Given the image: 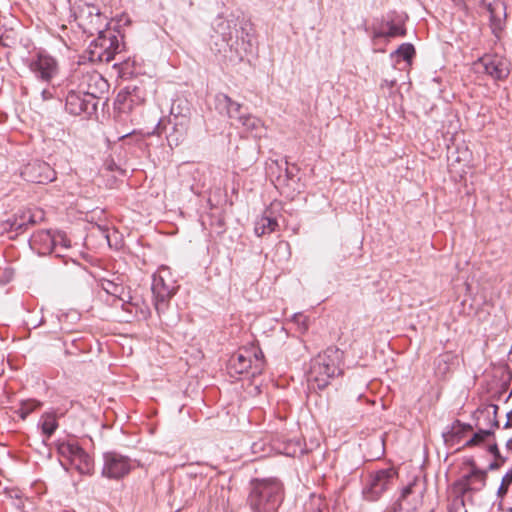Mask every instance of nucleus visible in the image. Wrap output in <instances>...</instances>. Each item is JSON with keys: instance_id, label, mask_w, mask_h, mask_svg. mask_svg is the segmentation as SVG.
Instances as JSON below:
<instances>
[{"instance_id": "f257e3e1", "label": "nucleus", "mask_w": 512, "mask_h": 512, "mask_svg": "<svg viewBox=\"0 0 512 512\" xmlns=\"http://www.w3.org/2000/svg\"><path fill=\"white\" fill-rule=\"evenodd\" d=\"M282 500L283 486L277 479L255 481L248 496V503L254 512H275Z\"/></svg>"}, {"instance_id": "f03ea898", "label": "nucleus", "mask_w": 512, "mask_h": 512, "mask_svg": "<svg viewBox=\"0 0 512 512\" xmlns=\"http://www.w3.org/2000/svg\"><path fill=\"white\" fill-rule=\"evenodd\" d=\"M342 354L340 349L328 347L314 359L309 377L317 383L318 388H325L331 378L341 373Z\"/></svg>"}, {"instance_id": "7ed1b4c3", "label": "nucleus", "mask_w": 512, "mask_h": 512, "mask_svg": "<svg viewBox=\"0 0 512 512\" xmlns=\"http://www.w3.org/2000/svg\"><path fill=\"white\" fill-rule=\"evenodd\" d=\"M214 31L218 34L222 41L234 51L239 59L250 53L252 50L251 38L245 29H241V40L239 41V32L236 29V23L234 20H228L223 17H218L214 24Z\"/></svg>"}, {"instance_id": "20e7f679", "label": "nucleus", "mask_w": 512, "mask_h": 512, "mask_svg": "<svg viewBox=\"0 0 512 512\" xmlns=\"http://www.w3.org/2000/svg\"><path fill=\"white\" fill-rule=\"evenodd\" d=\"M215 107L221 114H226L231 119H236L238 122L256 137H260L264 124L262 120L251 114H242V105L232 100L228 95L219 93L215 96Z\"/></svg>"}, {"instance_id": "39448f33", "label": "nucleus", "mask_w": 512, "mask_h": 512, "mask_svg": "<svg viewBox=\"0 0 512 512\" xmlns=\"http://www.w3.org/2000/svg\"><path fill=\"white\" fill-rule=\"evenodd\" d=\"M119 51L120 44L117 35L114 31L108 30L99 33L98 36L90 42L82 58L88 59L92 63H108Z\"/></svg>"}, {"instance_id": "423d86ee", "label": "nucleus", "mask_w": 512, "mask_h": 512, "mask_svg": "<svg viewBox=\"0 0 512 512\" xmlns=\"http://www.w3.org/2000/svg\"><path fill=\"white\" fill-rule=\"evenodd\" d=\"M69 86H73L94 101L101 98L109 88L108 82L100 73L86 68L76 69L70 76Z\"/></svg>"}, {"instance_id": "0eeeda50", "label": "nucleus", "mask_w": 512, "mask_h": 512, "mask_svg": "<svg viewBox=\"0 0 512 512\" xmlns=\"http://www.w3.org/2000/svg\"><path fill=\"white\" fill-rule=\"evenodd\" d=\"M169 275V268L162 266L153 276L152 292L155 300V309L159 316L166 312L170 299L177 290L174 281L166 282V277Z\"/></svg>"}, {"instance_id": "6e6552de", "label": "nucleus", "mask_w": 512, "mask_h": 512, "mask_svg": "<svg viewBox=\"0 0 512 512\" xmlns=\"http://www.w3.org/2000/svg\"><path fill=\"white\" fill-rule=\"evenodd\" d=\"M78 26L84 33L93 36L95 33H103L108 23L107 18L101 13L100 8L94 4L83 3L76 13Z\"/></svg>"}, {"instance_id": "1a4fd4ad", "label": "nucleus", "mask_w": 512, "mask_h": 512, "mask_svg": "<svg viewBox=\"0 0 512 512\" xmlns=\"http://www.w3.org/2000/svg\"><path fill=\"white\" fill-rule=\"evenodd\" d=\"M263 353L261 350L240 349L231 356L228 364L229 373L232 376L248 373L253 369L252 375L260 373L263 366Z\"/></svg>"}, {"instance_id": "9d476101", "label": "nucleus", "mask_w": 512, "mask_h": 512, "mask_svg": "<svg viewBox=\"0 0 512 512\" xmlns=\"http://www.w3.org/2000/svg\"><path fill=\"white\" fill-rule=\"evenodd\" d=\"M396 477L397 472L393 468L371 472L362 491L364 499L370 502L379 500L383 493L390 489Z\"/></svg>"}, {"instance_id": "9b49d317", "label": "nucleus", "mask_w": 512, "mask_h": 512, "mask_svg": "<svg viewBox=\"0 0 512 512\" xmlns=\"http://www.w3.org/2000/svg\"><path fill=\"white\" fill-rule=\"evenodd\" d=\"M61 456L67 458L70 464L82 475H91L94 462L91 456L77 442H62L58 446Z\"/></svg>"}, {"instance_id": "f8f14e48", "label": "nucleus", "mask_w": 512, "mask_h": 512, "mask_svg": "<svg viewBox=\"0 0 512 512\" xmlns=\"http://www.w3.org/2000/svg\"><path fill=\"white\" fill-rule=\"evenodd\" d=\"M102 475L110 479H120L126 476L133 467L132 460L117 452L103 454Z\"/></svg>"}, {"instance_id": "ddd939ff", "label": "nucleus", "mask_w": 512, "mask_h": 512, "mask_svg": "<svg viewBox=\"0 0 512 512\" xmlns=\"http://www.w3.org/2000/svg\"><path fill=\"white\" fill-rule=\"evenodd\" d=\"M44 219V213L40 209H26L20 210L2 223V232H16L22 233L28 227L37 224Z\"/></svg>"}, {"instance_id": "4468645a", "label": "nucleus", "mask_w": 512, "mask_h": 512, "mask_svg": "<svg viewBox=\"0 0 512 512\" xmlns=\"http://www.w3.org/2000/svg\"><path fill=\"white\" fill-rule=\"evenodd\" d=\"M470 471L464 473L452 486V493L464 494L480 491L486 484V471L478 469L473 461Z\"/></svg>"}, {"instance_id": "2eb2a0df", "label": "nucleus", "mask_w": 512, "mask_h": 512, "mask_svg": "<svg viewBox=\"0 0 512 512\" xmlns=\"http://www.w3.org/2000/svg\"><path fill=\"white\" fill-rule=\"evenodd\" d=\"M28 67L36 78L50 82L58 73L56 59L45 52H37L28 61Z\"/></svg>"}, {"instance_id": "dca6fc26", "label": "nucleus", "mask_w": 512, "mask_h": 512, "mask_svg": "<svg viewBox=\"0 0 512 512\" xmlns=\"http://www.w3.org/2000/svg\"><path fill=\"white\" fill-rule=\"evenodd\" d=\"M21 177L31 183L47 184L56 179V172L46 162L33 160L23 166L20 173Z\"/></svg>"}, {"instance_id": "f3484780", "label": "nucleus", "mask_w": 512, "mask_h": 512, "mask_svg": "<svg viewBox=\"0 0 512 512\" xmlns=\"http://www.w3.org/2000/svg\"><path fill=\"white\" fill-rule=\"evenodd\" d=\"M65 109L71 115H81L82 113L91 115L97 109V101L92 97L84 95L73 86L67 92L65 100Z\"/></svg>"}, {"instance_id": "a211bd4d", "label": "nucleus", "mask_w": 512, "mask_h": 512, "mask_svg": "<svg viewBox=\"0 0 512 512\" xmlns=\"http://www.w3.org/2000/svg\"><path fill=\"white\" fill-rule=\"evenodd\" d=\"M298 171L296 165L289 166L286 162L285 175L277 178V187L281 188L287 197L293 198L300 192Z\"/></svg>"}, {"instance_id": "6ab92c4d", "label": "nucleus", "mask_w": 512, "mask_h": 512, "mask_svg": "<svg viewBox=\"0 0 512 512\" xmlns=\"http://www.w3.org/2000/svg\"><path fill=\"white\" fill-rule=\"evenodd\" d=\"M484 72L495 80H503L508 77L509 69L507 65L497 58H482L480 60Z\"/></svg>"}, {"instance_id": "aec40b11", "label": "nucleus", "mask_w": 512, "mask_h": 512, "mask_svg": "<svg viewBox=\"0 0 512 512\" xmlns=\"http://www.w3.org/2000/svg\"><path fill=\"white\" fill-rule=\"evenodd\" d=\"M100 286L107 295L113 297V304H115L116 302H121V307L123 309H126L125 307L129 302L126 299V297L128 299H130L131 297L128 295V293H126L125 288L122 284L115 283L111 280L102 279L100 281Z\"/></svg>"}, {"instance_id": "412c9836", "label": "nucleus", "mask_w": 512, "mask_h": 512, "mask_svg": "<svg viewBox=\"0 0 512 512\" xmlns=\"http://www.w3.org/2000/svg\"><path fill=\"white\" fill-rule=\"evenodd\" d=\"M169 125L170 127L167 128L166 126H163V122L160 121L156 127L155 133L158 136H161L162 133L165 132L168 145L171 148L177 147L185 140L188 131L183 128L180 130V127H177L174 124Z\"/></svg>"}, {"instance_id": "4be33fe9", "label": "nucleus", "mask_w": 512, "mask_h": 512, "mask_svg": "<svg viewBox=\"0 0 512 512\" xmlns=\"http://www.w3.org/2000/svg\"><path fill=\"white\" fill-rule=\"evenodd\" d=\"M34 246L38 247L40 254H49L55 250L54 232L50 230L38 231L32 239Z\"/></svg>"}, {"instance_id": "5701e85b", "label": "nucleus", "mask_w": 512, "mask_h": 512, "mask_svg": "<svg viewBox=\"0 0 512 512\" xmlns=\"http://www.w3.org/2000/svg\"><path fill=\"white\" fill-rule=\"evenodd\" d=\"M277 227V220L271 216V213L265 211V213L255 222L254 232L258 237H260L274 232Z\"/></svg>"}, {"instance_id": "b1692460", "label": "nucleus", "mask_w": 512, "mask_h": 512, "mask_svg": "<svg viewBox=\"0 0 512 512\" xmlns=\"http://www.w3.org/2000/svg\"><path fill=\"white\" fill-rule=\"evenodd\" d=\"M387 30H378L374 31V38H393L397 36H404L406 34V30L402 25L396 24L394 22L387 23Z\"/></svg>"}, {"instance_id": "393cba45", "label": "nucleus", "mask_w": 512, "mask_h": 512, "mask_svg": "<svg viewBox=\"0 0 512 512\" xmlns=\"http://www.w3.org/2000/svg\"><path fill=\"white\" fill-rule=\"evenodd\" d=\"M40 425L42 429V433L50 438L55 430L58 428V423L56 420V416L53 413H44L40 420Z\"/></svg>"}, {"instance_id": "a878e982", "label": "nucleus", "mask_w": 512, "mask_h": 512, "mask_svg": "<svg viewBox=\"0 0 512 512\" xmlns=\"http://www.w3.org/2000/svg\"><path fill=\"white\" fill-rule=\"evenodd\" d=\"M55 239V250L53 252L56 253L58 257H64V252L71 247V242L67 238L66 234L61 231L54 232Z\"/></svg>"}, {"instance_id": "bb28decb", "label": "nucleus", "mask_w": 512, "mask_h": 512, "mask_svg": "<svg viewBox=\"0 0 512 512\" xmlns=\"http://www.w3.org/2000/svg\"><path fill=\"white\" fill-rule=\"evenodd\" d=\"M182 114H192L191 105L188 100L177 98L171 105L170 116H181Z\"/></svg>"}, {"instance_id": "cd10ccee", "label": "nucleus", "mask_w": 512, "mask_h": 512, "mask_svg": "<svg viewBox=\"0 0 512 512\" xmlns=\"http://www.w3.org/2000/svg\"><path fill=\"white\" fill-rule=\"evenodd\" d=\"M41 406V403L34 399H28L21 402L20 407L16 410V413L22 420H25L30 413L35 411Z\"/></svg>"}, {"instance_id": "c85d7f7f", "label": "nucleus", "mask_w": 512, "mask_h": 512, "mask_svg": "<svg viewBox=\"0 0 512 512\" xmlns=\"http://www.w3.org/2000/svg\"><path fill=\"white\" fill-rule=\"evenodd\" d=\"M414 484H409L408 486L404 487L401 491L400 497L394 504V511L402 512V511H408L411 507L410 505H406L405 501L407 497L412 493Z\"/></svg>"}, {"instance_id": "c756f323", "label": "nucleus", "mask_w": 512, "mask_h": 512, "mask_svg": "<svg viewBox=\"0 0 512 512\" xmlns=\"http://www.w3.org/2000/svg\"><path fill=\"white\" fill-rule=\"evenodd\" d=\"M497 497L500 499V506L502 510L512 512V483L508 486L502 494L497 493Z\"/></svg>"}, {"instance_id": "7c9ffc66", "label": "nucleus", "mask_w": 512, "mask_h": 512, "mask_svg": "<svg viewBox=\"0 0 512 512\" xmlns=\"http://www.w3.org/2000/svg\"><path fill=\"white\" fill-rule=\"evenodd\" d=\"M492 434L493 431L491 429L479 428V430L473 435V437L466 442V446L478 445Z\"/></svg>"}, {"instance_id": "2f4dec72", "label": "nucleus", "mask_w": 512, "mask_h": 512, "mask_svg": "<svg viewBox=\"0 0 512 512\" xmlns=\"http://www.w3.org/2000/svg\"><path fill=\"white\" fill-rule=\"evenodd\" d=\"M498 407L496 405H492L488 408H486L483 411L479 412L478 422H480L481 418H484L485 420H492L491 427H497L498 421L496 420V414H497Z\"/></svg>"}, {"instance_id": "473e14b6", "label": "nucleus", "mask_w": 512, "mask_h": 512, "mask_svg": "<svg viewBox=\"0 0 512 512\" xmlns=\"http://www.w3.org/2000/svg\"><path fill=\"white\" fill-rule=\"evenodd\" d=\"M192 114H186L181 116H170L169 118V124H174L177 127H180V130L185 129L188 131L190 126V120H191Z\"/></svg>"}, {"instance_id": "72a5a7b5", "label": "nucleus", "mask_w": 512, "mask_h": 512, "mask_svg": "<svg viewBox=\"0 0 512 512\" xmlns=\"http://www.w3.org/2000/svg\"><path fill=\"white\" fill-rule=\"evenodd\" d=\"M395 54L401 56L406 61H410L415 54V49L412 44L403 43L395 51Z\"/></svg>"}, {"instance_id": "f704fd0d", "label": "nucleus", "mask_w": 512, "mask_h": 512, "mask_svg": "<svg viewBox=\"0 0 512 512\" xmlns=\"http://www.w3.org/2000/svg\"><path fill=\"white\" fill-rule=\"evenodd\" d=\"M449 362H450V355H448V354L441 355L438 358H436L435 362H434L436 372L439 374H442V375L446 374L447 371L449 370Z\"/></svg>"}, {"instance_id": "c9c22d12", "label": "nucleus", "mask_w": 512, "mask_h": 512, "mask_svg": "<svg viewBox=\"0 0 512 512\" xmlns=\"http://www.w3.org/2000/svg\"><path fill=\"white\" fill-rule=\"evenodd\" d=\"M453 499L449 505L448 512H459L465 506V495L459 493H452Z\"/></svg>"}, {"instance_id": "e433bc0d", "label": "nucleus", "mask_w": 512, "mask_h": 512, "mask_svg": "<svg viewBox=\"0 0 512 512\" xmlns=\"http://www.w3.org/2000/svg\"><path fill=\"white\" fill-rule=\"evenodd\" d=\"M485 8L487 9V11L490 14L492 30L494 33H496L497 29H501V21H500V19H498L496 17V8L494 7V5L491 2H488L486 4Z\"/></svg>"}, {"instance_id": "4c0bfd02", "label": "nucleus", "mask_w": 512, "mask_h": 512, "mask_svg": "<svg viewBox=\"0 0 512 512\" xmlns=\"http://www.w3.org/2000/svg\"><path fill=\"white\" fill-rule=\"evenodd\" d=\"M512 484V468L503 476L498 488V494H502L508 486Z\"/></svg>"}, {"instance_id": "58836bf2", "label": "nucleus", "mask_w": 512, "mask_h": 512, "mask_svg": "<svg viewBox=\"0 0 512 512\" xmlns=\"http://www.w3.org/2000/svg\"><path fill=\"white\" fill-rule=\"evenodd\" d=\"M12 278V271L10 269H6L4 271L3 276L0 277V285L8 283Z\"/></svg>"}, {"instance_id": "ea45409f", "label": "nucleus", "mask_w": 512, "mask_h": 512, "mask_svg": "<svg viewBox=\"0 0 512 512\" xmlns=\"http://www.w3.org/2000/svg\"><path fill=\"white\" fill-rule=\"evenodd\" d=\"M499 467V464L497 462H492L489 464V469L490 470H494V469H497Z\"/></svg>"}, {"instance_id": "a19ab883", "label": "nucleus", "mask_w": 512, "mask_h": 512, "mask_svg": "<svg viewBox=\"0 0 512 512\" xmlns=\"http://www.w3.org/2000/svg\"><path fill=\"white\" fill-rule=\"evenodd\" d=\"M42 96H43V99H49L51 95L47 90H43Z\"/></svg>"}, {"instance_id": "79ce46f5", "label": "nucleus", "mask_w": 512, "mask_h": 512, "mask_svg": "<svg viewBox=\"0 0 512 512\" xmlns=\"http://www.w3.org/2000/svg\"><path fill=\"white\" fill-rule=\"evenodd\" d=\"M490 452H492L493 454L496 455L498 453L497 446L496 445L490 446Z\"/></svg>"}, {"instance_id": "37998d69", "label": "nucleus", "mask_w": 512, "mask_h": 512, "mask_svg": "<svg viewBox=\"0 0 512 512\" xmlns=\"http://www.w3.org/2000/svg\"><path fill=\"white\" fill-rule=\"evenodd\" d=\"M510 426H511V422H510V420L508 419V420L506 421V423H505L504 427H505V428H507V427H510Z\"/></svg>"}]
</instances>
